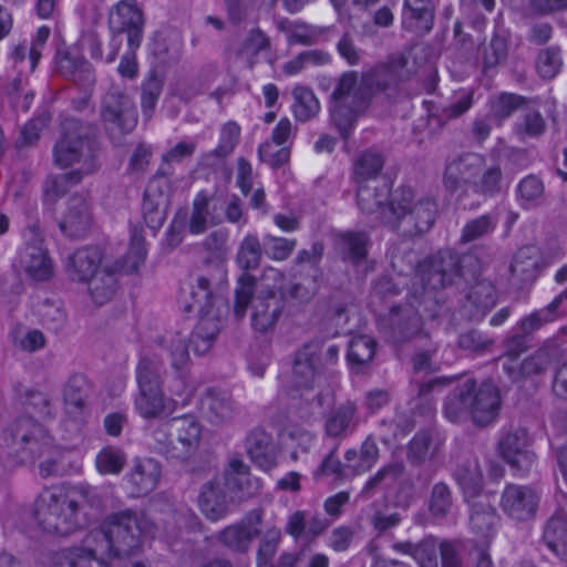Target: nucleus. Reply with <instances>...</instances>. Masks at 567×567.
Returning a JSON list of instances; mask_svg holds the SVG:
<instances>
[{"label":"nucleus","instance_id":"603ef678","mask_svg":"<svg viewBox=\"0 0 567 567\" xmlns=\"http://www.w3.org/2000/svg\"><path fill=\"white\" fill-rule=\"evenodd\" d=\"M454 509L452 489L444 482L433 485L429 498V512L436 520L447 519Z\"/></svg>","mask_w":567,"mask_h":567},{"label":"nucleus","instance_id":"c03bdc74","mask_svg":"<svg viewBox=\"0 0 567 567\" xmlns=\"http://www.w3.org/2000/svg\"><path fill=\"white\" fill-rule=\"evenodd\" d=\"M474 388L475 381L466 379L446 398L444 413L451 422H460L471 415L468 394H472Z\"/></svg>","mask_w":567,"mask_h":567},{"label":"nucleus","instance_id":"4d7b16f0","mask_svg":"<svg viewBox=\"0 0 567 567\" xmlns=\"http://www.w3.org/2000/svg\"><path fill=\"white\" fill-rule=\"evenodd\" d=\"M405 466L402 462H391L382 466L364 484L361 495L370 497L377 489L398 481L404 473Z\"/></svg>","mask_w":567,"mask_h":567},{"label":"nucleus","instance_id":"9b49d317","mask_svg":"<svg viewBox=\"0 0 567 567\" xmlns=\"http://www.w3.org/2000/svg\"><path fill=\"white\" fill-rule=\"evenodd\" d=\"M223 206L206 190L196 194L189 213L178 212L171 225L168 239L171 244L178 245L182 241L183 231L190 235H203L209 227L223 223Z\"/></svg>","mask_w":567,"mask_h":567},{"label":"nucleus","instance_id":"0eeeda50","mask_svg":"<svg viewBox=\"0 0 567 567\" xmlns=\"http://www.w3.org/2000/svg\"><path fill=\"white\" fill-rule=\"evenodd\" d=\"M255 277L244 272L235 291L234 313L241 319L251 302V327L258 333L272 331L284 311L285 300L276 286H265L252 297Z\"/></svg>","mask_w":567,"mask_h":567},{"label":"nucleus","instance_id":"6ab92c4d","mask_svg":"<svg viewBox=\"0 0 567 567\" xmlns=\"http://www.w3.org/2000/svg\"><path fill=\"white\" fill-rule=\"evenodd\" d=\"M498 451L517 476H526L536 463V455L529 449L527 432L523 429L504 434L498 442Z\"/></svg>","mask_w":567,"mask_h":567},{"label":"nucleus","instance_id":"bb28decb","mask_svg":"<svg viewBox=\"0 0 567 567\" xmlns=\"http://www.w3.org/2000/svg\"><path fill=\"white\" fill-rule=\"evenodd\" d=\"M468 399L474 423L486 425L495 420L499 409V396L493 383L485 382L480 388L475 386L472 394H468Z\"/></svg>","mask_w":567,"mask_h":567},{"label":"nucleus","instance_id":"72a5a7b5","mask_svg":"<svg viewBox=\"0 0 567 567\" xmlns=\"http://www.w3.org/2000/svg\"><path fill=\"white\" fill-rule=\"evenodd\" d=\"M202 411L208 422L218 425L233 420L236 406L227 393L209 389L202 398Z\"/></svg>","mask_w":567,"mask_h":567},{"label":"nucleus","instance_id":"f704fd0d","mask_svg":"<svg viewBox=\"0 0 567 567\" xmlns=\"http://www.w3.org/2000/svg\"><path fill=\"white\" fill-rule=\"evenodd\" d=\"M168 200L157 181H152L144 193L142 214L152 229L162 227L166 219Z\"/></svg>","mask_w":567,"mask_h":567},{"label":"nucleus","instance_id":"774afa93","mask_svg":"<svg viewBox=\"0 0 567 567\" xmlns=\"http://www.w3.org/2000/svg\"><path fill=\"white\" fill-rule=\"evenodd\" d=\"M525 97L514 93H501L491 101V114L498 121L509 117L525 103Z\"/></svg>","mask_w":567,"mask_h":567},{"label":"nucleus","instance_id":"412c9836","mask_svg":"<svg viewBox=\"0 0 567 567\" xmlns=\"http://www.w3.org/2000/svg\"><path fill=\"white\" fill-rule=\"evenodd\" d=\"M470 528L478 546H489L494 538L499 517L487 495L477 496L471 503Z\"/></svg>","mask_w":567,"mask_h":567},{"label":"nucleus","instance_id":"0e129e2a","mask_svg":"<svg viewBox=\"0 0 567 567\" xmlns=\"http://www.w3.org/2000/svg\"><path fill=\"white\" fill-rule=\"evenodd\" d=\"M537 265L536 249L534 247H524L516 252L511 265V271L523 280H529L535 277Z\"/></svg>","mask_w":567,"mask_h":567},{"label":"nucleus","instance_id":"09e8293b","mask_svg":"<svg viewBox=\"0 0 567 567\" xmlns=\"http://www.w3.org/2000/svg\"><path fill=\"white\" fill-rule=\"evenodd\" d=\"M292 113L297 121L306 123L320 112V103L310 87L297 85L292 90Z\"/></svg>","mask_w":567,"mask_h":567},{"label":"nucleus","instance_id":"aec40b11","mask_svg":"<svg viewBox=\"0 0 567 567\" xmlns=\"http://www.w3.org/2000/svg\"><path fill=\"white\" fill-rule=\"evenodd\" d=\"M421 327V317L412 307H393L380 329L389 341L402 343L415 337Z\"/></svg>","mask_w":567,"mask_h":567},{"label":"nucleus","instance_id":"8fccbe9b","mask_svg":"<svg viewBox=\"0 0 567 567\" xmlns=\"http://www.w3.org/2000/svg\"><path fill=\"white\" fill-rule=\"evenodd\" d=\"M561 302L563 296H557L548 306L520 319L517 330L529 337L544 324L555 321L559 317L558 309Z\"/></svg>","mask_w":567,"mask_h":567},{"label":"nucleus","instance_id":"cd10ccee","mask_svg":"<svg viewBox=\"0 0 567 567\" xmlns=\"http://www.w3.org/2000/svg\"><path fill=\"white\" fill-rule=\"evenodd\" d=\"M228 497L223 480L214 478L206 482L198 494V507L203 515L218 522L228 514Z\"/></svg>","mask_w":567,"mask_h":567},{"label":"nucleus","instance_id":"7c9ffc66","mask_svg":"<svg viewBox=\"0 0 567 567\" xmlns=\"http://www.w3.org/2000/svg\"><path fill=\"white\" fill-rule=\"evenodd\" d=\"M330 524L327 518L320 515H312L306 511H296L288 516L285 532L295 540L302 537L312 540L322 535Z\"/></svg>","mask_w":567,"mask_h":567},{"label":"nucleus","instance_id":"ea45409f","mask_svg":"<svg viewBox=\"0 0 567 567\" xmlns=\"http://www.w3.org/2000/svg\"><path fill=\"white\" fill-rule=\"evenodd\" d=\"M246 450L250 460L262 471H269L276 466V447L269 434L261 430H255L246 439Z\"/></svg>","mask_w":567,"mask_h":567},{"label":"nucleus","instance_id":"7ed1b4c3","mask_svg":"<svg viewBox=\"0 0 567 567\" xmlns=\"http://www.w3.org/2000/svg\"><path fill=\"white\" fill-rule=\"evenodd\" d=\"M100 505L99 495L91 486L68 491L47 488L34 501L33 516L44 532L65 536L89 524L86 506L97 509Z\"/></svg>","mask_w":567,"mask_h":567},{"label":"nucleus","instance_id":"5fc2aeb1","mask_svg":"<svg viewBox=\"0 0 567 567\" xmlns=\"http://www.w3.org/2000/svg\"><path fill=\"white\" fill-rule=\"evenodd\" d=\"M375 349L377 342L373 338L364 334L355 336L349 342L348 361L352 367H364L372 361Z\"/></svg>","mask_w":567,"mask_h":567},{"label":"nucleus","instance_id":"5701e85b","mask_svg":"<svg viewBox=\"0 0 567 567\" xmlns=\"http://www.w3.org/2000/svg\"><path fill=\"white\" fill-rule=\"evenodd\" d=\"M92 223L87 198L81 194L72 195L68 199L65 213L59 223L62 233L71 238H83L90 231Z\"/></svg>","mask_w":567,"mask_h":567},{"label":"nucleus","instance_id":"13d9d810","mask_svg":"<svg viewBox=\"0 0 567 567\" xmlns=\"http://www.w3.org/2000/svg\"><path fill=\"white\" fill-rule=\"evenodd\" d=\"M546 131V122L540 112L533 109L524 110L519 121L515 125V133L525 141L527 138H537Z\"/></svg>","mask_w":567,"mask_h":567},{"label":"nucleus","instance_id":"680f3d73","mask_svg":"<svg viewBox=\"0 0 567 567\" xmlns=\"http://www.w3.org/2000/svg\"><path fill=\"white\" fill-rule=\"evenodd\" d=\"M162 91L163 81L155 73H151L142 83L141 107L146 120L152 118Z\"/></svg>","mask_w":567,"mask_h":567},{"label":"nucleus","instance_id":"bf43d9fd","mask_svg":"<svg viewBox=\"0 0 567 567\" xmlns=\"http://www.w3.org/2000/svg\"><path fill=\"white\" fill-rule=\"evenodd\" d=\"M559 350L555 346H545L534 354L526 358L520 364L524 375H534L545 372L558 357Z\"/></svg>","mask_w":567,"mask_h":567},{"label":"nucleus","instance_id":"79ce46f5","mask_svg":"<svg viewBox=\"0 0 567 567\" xmlns=\"http://www.w3.org/2000/svg\"><path fill=\"white\" fill-rule=\"evenodd\" d=\"M369 237L362 231H347L339 236L338 249L342 260L361 265L368 256Z\"/></svg>","mask_w":567,"mask_h":567},{"label":"nucleus","instance_id":"c85d7f7f","mask_svg":"<svg viewBox=\"0 0 567 567\" xmlns=\"http://www.w3.org/2000/svg\"><path fill=\"white\" fill-rule=\"evenodd\" d=\"M102 261L103 254L99 247H83L68 257L66 271L72 280L84 282L101 269Z\"/></svg>","mask_w":567,"mask_h":567},{"label":"nucleus","instance_id":"69168bd1","mask_svg":"<svg viewBox=\"0 0 567 567\" xmlns=\"http://www.w3.org/2000/svg\"><path fill=\"white\" fill-rule=\"evenodd\" d=\"M150 445L166 457L174 458L175 437L171 427V419L161 422L150 433Z\"/></svg>","mask_w":567,"mask_h":567},{"label":"nucleus","instance_id":"864d4df0","mask_svg":"<svg viewBox=\"0 0 567 567\" xmlns=\"http://www.w3.org/2000/svg\"><path fill=\"white\" fill-rule=\"evenodd\" d=\"M498 218L494 214H485L470 219L462 228L460 243L468 244L485 238L494 233Z\"/></svg>","mask_w":567,"mask_h":567},{"label":"nucleus","instance_id":"6e6552de","mask_svg":"<svg viewBox=\"0 0 567 567\" xmlns=\"http://www.w3.org/2000/svg\"><path fill=\"white\" fill-rule=\"evenodd\" d=\"M331 121L342 137L347 138L372 102L363 75L347 71L340 75L332 95Z\"/></svg>","mask_w":567,"mask_h":567},{"label":"nucleus","instance_id":"338daca9","mask_svg":"<svg viewBox=\"0 0 567 567\" xmlns=\"http://www.w3.org/2000/svg\"><path fill=\"white\" fill-rule=\"evenodd\" d=\"M51 114L48 111H43L38 116L31 118L23 125L20 132V136L17 140L18 147H24L35 144L42 131L50 124Z\"/></svg>","mask_w":567,"mask_h":567},{"label":"nucleus","instance_id":"a211bd4d","mask_svg":"<svg viewBox=\"0 0 567 567\" xmlns=\"http://www.w3.org/2000/svg\"><path fill=\"white\" fill-rule=\"evenodd\" d=\"M542 491L535 485L507 484L501 496V507L512 519L525 522L536 515Z\"/></svg>","mask_w":567,"mask_h":567},{"label":"nucleus","instance_id":"58836bf2","mask_svg":"<svg viewBox=\"0 0 567 567\" xmlns=\"http://www.w3.org/2000/svg\"><path fill=\"white\" fill-rule=\"evenodd\" d=\"M357 411V404L352 401H346L331 410L324 423L327 435L344 437L352 433L358 425Z\"/></svg>","mask_w":567,"mask_h":567},{"label":"nucleus","instance_id":"393cba45","mask_svg":"<svg viewBox=\"0 0 567 567\" xmlns=\"http://www.w3.org/2000/svg\"><path fill=\"white\" fill-rule=\"evenodd\" d=\"M174 432V458L186 460L197 450L200 441L202 426L195 416L186 414L171 419Z\"/></svg>","mask_w":567,"mask_h":567},{"label":"nucleus","instance_id":"ddd939ff","mask_svg":"<svg viewBox=\"0 0 567 567\" xmlns=\"http://www.w3.org/2000/svg\"><path fill=\"white\" fill-rule=\"evenodd\" d=\"M109 25L112 31L110 41L111 52L105 61L112 63L115 61L121 44V35L127 34V45L131 49L140 48L143 39L144 19L141 9L134 0H121L110 11Z\"/></svg>","mask_w":567,"mask_h":567},{"label":"nucleus","instance_id":"f03ea898","mask_svg":"<svg viewBox=\"0 0 567 567\" xmlns=\"http://www.w3.org/2000/svg\"><path fill=\"white\" fill-rule=\"evenodd\" d=\"M154 528L144 514L125 509L106 516L100 528L85 536L84 544L105 558L110 567H146L128 557L140 549L144 536L153 535Z\"/></svg>","mask_w":567,"mask_h":567},{"label":"nucleus","instance_id":"f257e3e1","mask_svg":"<svg viewBox=\"0 0 567 567\" xmlns=\"http://www.w3.org/2000/svg\"><path fill=\"white\" fill-rule=\"evenodd\" d=\"M358 207L364 214H377V218L404 236H416L427 231L434 224L436 203L424 198L414 202L411 188H399L392 195L384 183L357 184Z\"/></svg>","mask_w":567,"mask_h":567},{"label":"nucleus","instance_id":"2eb2a0df","mask_svg":"<svg viewBox=\"0 0 567 567\" xmlns=\"http://www.w3.org/2000/svg\"><path fill=\"white\" fill-rule=\"evenodd\" d=\"M461 258L451 250H442L419 265L416 277L424 289L439 290L462 276Z\"/></svg>","mask_w":567,"mask_h":567},{"label":"nucleus","instance_id":"9d476101","mask_svg":"<svg viewBox=\"0 0 567 567\" xmlns=\"http://www.w3.org/2000/svg\"><path fill=\"white\" fill-rule=\"evenodd\" d=\"M146 248L142 229L133 227L131 229L130 248L121 262L114 266L103 265L101 269L85 282L89 284V292L97 305L107 302L116 290L117 271L134 272L144 262Z\"/></svg>","mask_w":567,"mask_h":567},{"label":"nucleus","instance_id":"c9c22d12","mask_svg":"<svg viewBox=\"0 0 567 567\" xmlns=\"http://www.w3.org/2000/svg\"><path fill=\"white\" fill-rule=\"evenodd\" d=\"M443 439L433 431H420L410 441L408 461L412 465H421L432 461L441 453Z\"/></svg>","mask_w":567,"mask_h":567},{"label":"nucleus","instance_id":"f3484780","mask_svg":"<svg viewBox=\"0 0 567 567\" xmlns=\"http://www.w3.org/2000/svg\"><path fill=\"white\" fill-rule=\"evenodd\" d=\"M406 63L405 56L395 55L386 62L362 72L364 84L372 100L381 95L390 97L396 92L399 83L409 78Z\"/></svg>","mask_w":567,"mask_h":567},{"label":"nucleus","instance_id":"f8f14e48","mask_svg":"<svg viewBox=\"0 0 567 567\" xmlns=\"http://www.w3.org/2000/svg\"><path fill=\"white\" fill-rule=\"evenodd\" d=\"M100 116L106 133L113 140L132 133L137 125L134 100L118 85H112L104 94Z\"/></svg>","mask_w":567,"mask_h":567},{"label":"nucleus","instance_id":"e433bc0d","mask_svg":"<svg viewBox=\"0 0 567 567\" xmlns=\"http://www.w3.org/2000/svg\"><path fill=\"white\" fill-rule=\"evenodd\" d=\"M55 64L58 72L70 81L84 85L94 81L92 65L79 54L59 50Z\"/></svg>","mask_w":567,"mask_h":567},{"label":"nucleus","instance_id":"39448f33","mask_svg":"<svg viewBox=\"0 0 567 567\" xmlns=\"http://www.w3.org/2000/svg\"><path fill=\"white\" fill-rule=\"evenodd\" d=\"M225 282L226 280L216 279V272L209 271L208 275L198 276L195 284L190 285L187 296H184L185 310L197 311L200 316L190 339L197 354L208 352L219 333L220 319L214 308L223 303L217 291Z\"/></svg>","mask_w":567,"mask_h":567},{"label":"nucleus","instance_id":"49530a36","mask_svg":"<svg viewBox=\"0 0 567 567\" xmlns=\"http://www.w3.org/2000/svg\"><path fill=\"white\" fill-rule=\"evenodd\" d=\"M384 159L381 154L365 151L358 156L353 165V179L357 184H377V177L381 173Z\"/></svg>","mask_w":567,"mask_h":567},{"label":"nucleus","instance_id":"4468645a","mask_svg":"<svg viewBox=\"0 0 567 567\" xmlns=\"http://www.w3.org/2000/svg\"><path fill=\"white\" fill-rule=\"evenodd\" d=\"M20 268L34 281H47L54 274L53 261L44 245L43 231L38 223L23 231V247L18 257Z\"/></svg>","mask_w":567,"mask_h":567},{"label":"nucleus","instance_id":"20e7f679","mask_svg":"<svg viewBox=\"0 0 567 567\" xmlns=\"http://www.w3.org/2000/svg\"><path fill=\"white\" fill-rule=\"evenodd\" d=\"M100 144L95 125L76 118H66L62 123L61 137L53 146V162L60 168L85 177L99 167Z\"/></svg>","mask_w":567,"mask_h":567},{"label":"nucleus","instance_id":"473e14b6","mask_svg":"<svg viewBox=\"0 0 567 567\" xmlns=\"http://www.w3.org/2000/svg\"><path fill=\"white\" fill-rule=\"evenodd\" d=\"M159 477L161 465L154 458L138 460L127 475L132 495L145 496L150 494L156 488Z\"/></svg>","mask_w":567,"mask_h":567},{"label":"nucleus","instance_id":"6e6d98bb","mask_svg":"<svg viewBox=\"0 0 567 567\" xmlns=\"http://www.w3.org/2000/svg\"><path fill=\"white\" fill-rule=\"evenodd\" d=\"M138 389L162 388V362L157 357L144 355L136 367Z\"/></svg>","mask_w":567,"mask_h":567},{"label":"nucleus","instance_id":"de8ad7c7","mask_svg":"<svg viewBox=\"0 0 567 567\" xmlns=\"http://www.w3.org/2000/svg\"><path fill=\"white\" fill-rule=\"evenodd\" d=\"M454 476L466 498L482 496L480 492L483 483V472L476 458L460 464Z\"/></svg>","mask_w":567,"mask_h":567},{"label":"nucleus","instance_id":"4c0bfd02","mask_svg":"<svg viewBox=\"0 0 567 567\" xmlns=\"http://www.w3.org/2000/svg\"><path fill=\"white\" fill-rule=\"evenodd\" d=\"M187 336L182 332L169 333L161 340V347L163 352L167 354L171 361V365L177 372L181 386L175 391L176 394H182L184 389V369L187 367L189 361Z\"/></svg>","mask_w":567,"mask_h":567},{"label":"nucleus","instance_id":"c756f323","mask_svg":"<svg viewBox=\"0 0 567 567\" xmlns=\"http://www.w3.org/2000/svg\"><path fill=\"white\" fill-rule=\"evenodd\" d=\"M134 406L143 419H157L175 411L176 402L166 399L162 388L138 389Z\"/></svg>","mask_w":567,"mask_h":567},{"label":"nucleus","instance_id":"1a4fd4ad","mask_svg":"<svg viewBox=\"0 0 567 567\" xmlns=\"http://www.w3.org/2000/svg\"><path fill=\"white\" fill-rule=\"evenodd\" d=\"M339 352V347L329 342L311 341L301 346L292 358V386L299 390L319 386L329 369L337 364Z\"/></svg>","mask_w":567,"mask_h":567},{"label":"nucleus","instance_id":"e2e57ef3","mask_svg":"<svg viewBox=\"0 0 567 567\" xmlns=\"http://www.w3.org/2000/svg\"><path fill=\"white\" fill-rule=\"evenodd\" d=\"M261 254L259 239L254 235H247L240 243L237 262L244 270L257 269L260 265Z\"/></svg>","mask_w":567,"mask_h":567},{"label":"nucleus","instance_id":"4be33fe9","mask_svg":"<svg viewBox=\"0 0 567 567\" xmlns=\"http://www.w3.org/2000/svg\"><path fill=\"white\" fill-rule=\"evenodd\" d=\"M261 513L251 512L238 523L226 526L218 533L217 539L234 553L248 551L252 540L259 535Z\"/></svg>","mask_w":567,"mask_h":567},{"label":"nucleus","instance_id":"b1692460","mask_svg":"<svg viewBox=\"0 0 567 567\" xmlns=\"http://www.w3.org/2000/svg\"><path fill=\"white\" fill-rule=\"evenodd\" d=\"M223 484L230 498L238 502L252 497L259 491L258 480L250 475L249 466L237 457L229 461Z\"/></svg>","mask_w":567,"mask_h":567},{"label":"nucleus","instance_id":"a18cd8bd","mask_svg":"<svg viewBox=\"0 0 567 567\" xmlns=\"http://www.w3.org/2000/svg\"><path fill=\"white\" fill-rule=\"evenodd\" d=\"M83 178L78 173L72 172L49 175L42 185L44 204L54 205L71 187L80 184Z\"/></svg>","mask_w":567,"mask_h":567},{"label":"nucleus","instance_id":"3c124183","mask_svg":"<svg viewBox=\"0 0 567 567\" xmlns=\"http://www.w3.org/2000/svg\"><path fill=\"white\" fill-rule=\"evenodd\" d=\"M86 396V379L81 374L70 377L63 388V401L66 412L70 415H79L84 409Z\"/></svg>","mask_w":567,"mask_h":567},{"label":"nucleus","instance_id":"a878e982","mask_svg":"<svg viewBox=\"0 0 567 567\" xmlns=\"http://www.w3.org/2000/svg\"><path fill=\"white\" fill-rule=\"evenodd\" d=\"M228 238V230L219 228L210 231L199 244L203 261L212 266L210 271L216 272L217 280L227 279L225 260L229 252Z\"/></svg>","mask_w":567,"mask_h":567},{"label":"nucleus","instance_id":"423d86ee","mask_svg":"<svg viewBox=\"0 0 567 567\" xmlns=\"http://www.w3.org/2000/svg\"><path fill=\"white\" fill-rule=\"evenodd\" d=\"M502 169L498 165H486V159L477 153H464L449 159L443 174L446 190L472 192L493 196L501 192Z\"/></svg>","mask_w":567,"mask_h":567},{"label":"nucleus","instance_id":"052dcab7","mask_svg":"<svg viewBox=\"0 0 567 567\" xmlns=\"http://www.w3.org/2000/svg\"><path fill=\"white\" fill-rule=\"evenodd\" d=\"M326 29L305 22L288 23V44L312 45L319 42Z\"/></svg>","mask_w":567,"mask_h":567},{"label":"nucleus","instance_id":"2f4dec72","mask_svg":"<svg viewBox=\"0 0 567 567\" xmlns=\"http://www.w3.org/2000/svg\"><path fill=\"white\" fill-rule=\"evenodd\" d=\"M435 4L433 0H404L403 25L416 33H429L433 29Z\"/></svg>","mask_w":567,"mask_h":567},{"label":"nucleus","instance_id":"37998d69","mask_svg":"<svg viewBox=\"0 0 567 567\" xmlns=\"http://www.w3.org/2000/svg\"><path fill=\"white\" fill-rule=\"evenodd\" d=\"M543 538L548 548L567 563V518L565 515L556 513L548 519Z\"/></svg>","mask_w":567,"mask_h":567},{"label":"nucleus","instance_id":"dca6fc26","mask_svg":"<svg viewBox=\"0 0 567 567\" xmlns=\"http://www.w3.org/2000/svg\"><path fill=\"white\" fill-rule=\"evenodd\" d=\"M13 447L31 460L51 454L52 439L32 416H20L9 429Z\"/></svg>","mask_w":567,"mask_h":567},{"label":"nucleus","instance_id":"a19ab883","mask_svg":"<svg viewBox=\"0 0 567 567\" xmlns=\"http://www.w3.org/2000/svg\"><path fill=\"white\" fill-rule=\"evenodd\" d=\"M467 303L472 307L471 317L482 319L496 303V290L492 281L477 278L467 292Z\"/></svg>","mask_w":567,"mask_h":567}]
</instances>
